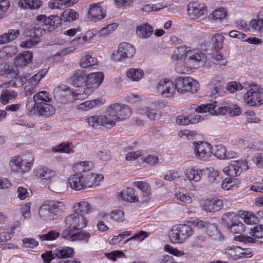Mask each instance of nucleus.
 I'll return each mask as SVG.
<instances>
[{"label":"nucleus","instance_id":"obj_1","mask_svg":"<svg viewBox=\"0 0 263 263\" xmlns=\"http://www.w3.org/2000/svg\"><path fill=\"white\" fill-rule=\"evenodd\" d=\"M34 161L32 154L27 153L12 157L9 166L12 172L23 175L31 170Z\"/></svg>","mask_w":263,"mask_h":263},{"label":"nucleus","instance_id":"obj_2","mask_svg":"<svg viewBox=\"0 0 263 263\" xmlns=\"http://www.w3.org/2000/svg\"><path fill=\"white\" fill-rule=\"evenodd\" d=\"M105 114L109 124L110 127L115 126L117 121L128 118L131 115L129 107L123 104L114 103L109 105Z\"/></svg>","mask_w":263,"mask_h":263},{"label":"nucleus","instance_id":"obj_3","mask_svg":"<svg viewBox=\"0 0 263 263\" xmlns=\"http://www.w3.org/2000/svg\"><path fill=\"white\" fill-rule=\"evenodd\" d=\"M222 112H223V109H222L221 111H218L216 102L207 104H202L197 107L194 112L188 115L190 124H194L201 122L208 115H215L217 113Z\"/></svg>","mask_w":263,"mask_h":263},{"label":"nucleus","instance_id":"obj_4","mask_svg":"<svg viewBox=\"0 0 263 263\" xmlns=\"http://www.w3.org/2000/svg\"><path fill=\"white\" fill-rule=\"evenodd\" d=\"M193 230L189 224L174 225L169 233V238L173 243H182L193 234Z\"/></svg>","mask_w":263,"mask_h":263},{"label":"nucleus","instance_id":"obj_5","mask_svg":"<svg viewBox=\"0 0 263 263\" xmlns=\"http://www.w3.org/2000/svg\"><path fill=\"white\" fill-rule=\"evenodd\" d=\"M249 90L243 96L244 103L251 107L259 106L263 104V89L259 86L248 83Z\"/></svg>","mask_w":263,"mask_h":263},{"label":"nucleus","instance_id":"obj_6","mask_svg":"<svg viewBox=\"0 0 263 263\" xmlns=\"http://www.w3.org/2000/svg\"><path fill=\"white\" fill-rule=\"evenodd\" d=\"M82 229H66L62 231L61 237L69 241H80L86 243L88 242L91 234L88 231Z\"/></svg>","mask_w":263,"mask_h":263},{"label":"nucleus","instance_id":"obj_7","mask_svg":"<svg viewBox=\"0 0 263 263\" xmlns=\"http://www.w3.org/2000/svg\"><path fill=\"white\" fill-rule=\"evenodd\" d=\"M175 88L180 93L190 91L193 93L197 91L198 83L193 78L187 77H178L175 80Z\"/></svg>","mask_w":263,"mask_h":263},{"label":"nucleus","instance_id":"obj_8","mask_svg":"<svg viewBox=\"0 0 263 263\" xmlns=\"http://www.w3.org/2000/svg\"><path fill=\"white\" fill-rule=\"evenodd\" d=\"M237 216L234 213H227L222 218L228 230L233 234L242 233L245 229V225L237 219Z\"/></svg>","mask_w":263,"mask_h":263},{"label":"nucleus","instance_id":"obj_9","mask_svg":"<svg viewBox=\"0 0 263 263\" xmlns=\"http://www.w3.org/2000/svg\"><path fill=\"white\" fill-rule=\"evenodd\" d=\"M249 167L246 160L232 161L228 165L223 167V173L231 177L240 175L243 171L248 170Z\"/></svg>","mask_w":263,"mask_h":263},{"label":"nucleus","instance_id":"obj_10","mask_svg":"<svg viewBox=\"0 0 263 263\" xmlns=\"http://www.w3.org/2000/svg\"><path fill=\"white\" fill-rule=\"evenodd\" d=\"M135 53L136 49L132 45L123 42L119 44L117 51L112 54V58L115 61H121L132 58Z\"/></svg>","mask_w":263,"mask_h":263},{"label":"nucleus","instance_id":"obj_11","mask_svg":"<svg viewBox=\"0 0 263 263\" xmlns=\"http://www.w3.org/2000/svg\"><path fill=\"white\" fill-rule=\"evenodd\" d=\"M193 149L196 157L199 159H206L212 156L211 145L205 141H195L193 143Z\"/></svg>","mask_w":263,"mask_h":263},{"label":"nucleus","instance_id":"obj_12","mask_svg":"<svg viewBox=\"0 0 263 263\" xmlns=\"http://www.w3.org/2000/svg\"><path fill=\"white\" fill-rule=\"evenodd\" d=\"M65 223L70 226L68 229H76L86 228L88 220L83 215L73 212L66 217Z\"/></svg>","mask_w":263,"mask_h":263},{"label":"nucleus","instance_id":"obj_13","mask_svg":"<svg viewBox=\"0 0 263 263\" xmlns=\"http://www.w3.org/2000/svg\"><path fill=\"white\" fill-rule=\"evenodd\" d=\"M106 16V10L100 3L89 5L87 17L91 22L96 23L104 18Z\"/></svg>","mask_w":263,"mask_h":263},{"label":"nucleus","instance_id":"obj_14","mask_svg":"<svg viewBox=\"0 0 263 263\" xmlns=\"http://www.w3.org/2000/svg\"><path fill=\"white\" fill-rule=\"evenodd\" d=\"M157 90L164 97L172 96L175 93L174 83L167 79L161 80L157 86Z\"/></svg>","mask_w":263,"mask_h":263},{"label":"nucleus","instance_id":"obj_15","mask_svg":"<svg viewBox=\"0 0 263 263\" xmlns=\"http://www.w3.org/2000/svg\"><path fill=\"white\" fill-rule=\"evenodd\" d=\"M104 74L102 72H92L86 76V85L90 89L87 93L93 92L102 83L104 80Z\"/></svg>","mask_w":263,"mask_h":263},{"label":"nucleus","instance_id":"obj_16","mask_svg":"<svg viewBox=\"0 0 263 263\" xmlns=\"http://www.w3.org/2000/svg\"><path fill=\"white\" fill-rule=\"evenodd\" d=\"M70 187L76 191L87 189L85 175L77 173L71 175L68 180Z\"/></svg>","mask_w":263,"mask_h":263},{"label":"nucleus","instance_id":"obj_17","mask_svg":"<svg viewBox=\"0 0 263 263\" xmlns=\"http://www.w3.org/2000/svg\"><path fill=\"white\" fill-rule=\"evenodd\" d=\"M36 21L46 29H54L61 23V17L58 15H50L46 17L45 15H40L36 17Z\"/></svg>","mask_w":263,"mask_h":263},{"label":"nucleus","instance_id":"obj_18","mask_svg":"<svg viewBox=\"0 0 263 263\" xmlns=\"http://www.w3.org/2000/svg\"><path fill=\"white\" fill-rule=\"evenodd\" d=\"M204 173V170L195 166H189L186 167L184 173L189 181L196 182H199Z\"/></svg>","mask_w":263,"mask_h":263},{"label":"nucleus","instance_id":"obj_19","mask_svg":"<svg viewBox=\"0 0 263 263\" xmlns=\"http://www.w3.org/2000/svg\"><path fill=\"white\" fill-rule=\"evenodd\" d=\"M48 71V68H44L40 70L37 73L32 76L29 79V86L25 87L26 91H29L30 93L33 92V89L35 88L40 83V81L45 76Z\"/></svg>","mask_w":263,"mask_h":263},{"label":"nucleus","instance_id":"obj_20","mask_svg":"<svg viewBox=\"0 0 263 263\" xmlns=\"http://www.w3.org/2000/svg\"><path fill=\"white\" fill-rule=\"evenodd\" d=\"M184 58L195 67L199 62L204 59L205 55L198 49H188Z\"/></svg>","mask_w":263,"mask_h":263},{"label":"nucleus","instance_id":"obj_21","mask_svg":"<svg viewBox=\"0 0 263 263\" xmlns=\"http://www.w3.org/2000/svg\"><path fill=\"white\" fill-rule=\"evenodd\" d=\"M223 206L222 200L217 197L204 200L203 209L206 212H214L220 210Z\"/></svg>","mask_w":263,"mask_h":263},{"label":"nucleus","instance_id":"obj_22","mask_svg":"<svg viewBox=\"0 0 263 263\" xmlns=\"http://www.w3.org/2000/svg\"><path fill=\"white\" fill-rule=\"evenodd\" d=\"M205 12L204 5L203 4L194 2L188 5V14L193 18H200L204 14Z\"/></svg>","mask_w":263,"mask_h":263},{"label":"nucleus","instance_id":"obj_23","mask_svg":"<svg viewBox=\"0 0 263 263\" xmlns=\"http://www.w3.org/2000/svg\"><path fill=\"white\" fill-rule=\"evenodd\" d=\"M87 121L89 125L97 127L102 125L107 127H110L107 117L105 114L104 115H93L87 118Z\"/></svg>","mask_w":263,"mask_h":263},{"label":"nucleus","instance_id":"obj_24","mask_svg":"<svg viewBox=\"0 0 263 263\" xmlns=\"http://www.w3.org/2000/svg\"><path fill=\"white\" fill-rule=\"evenodd\" d=\"M79 0H50L48 3V7L51 9H63L72 6Z\"/></svg>","mask_w":263,"mask_h":263},{"label":"nucleus","instance_id":"obj_25","mask_svg":"<svg viewBox=\"0 0 263 263\" xmlns=\"http://www.w3.org/2000/svg\"><path fill=\"white\" fill-rule=\"evenodd\" d=\"M56 258L65 259L72 257L74 255V249L68 246H60L53 250Z\"/></svg>","mask_w":263,"mask_h":263},{"label":"nucleus","instance_id":"obj_26","mask_svg":"<svg viewBox=\"0 0 263 263\" xmlns=\"http://www.w3.org/2000/svg\"><path fill=\"white\" fill-rule=\"evenodd\" d=\"M45 30L40 28H35L34 30V37H31L26 41H22L20 43V46L23 48H31L40 41V36L45 33Z\"/></svg>","mask_w":263,"mask_h":263},{"label":"nucleus","instance_id":"obj_27","mask_svg":"<svg viewBox=\"0 0 263 263\" xmlns=\"http://www.w3.org/2000/svg\"><path fill=\"white\" fill-rule=\"evenodd\" d=\"M103 179L104 176L102 174L90 173L85 175L87 189L96 188Z\"/></svg>","mask_w":263,"mask_h":263},{"label":"nucleus","instance_id":"obj_28","mask_svg":"<svg viewBox=\"0 0 263 263\" xmlns=\"http://www.w3.org/2000/svg\"><path fill=\"white\" fill-rule=\"evenodd\" d=\"M137 114L139 116H146L151 120H156L161 117V114L159 111L148 107H141L137 110Z\"/></svg>","mask_w":263,"mask_h":263},{"label":"nucleus","instance_id":"obj_29","mask_svg":"<svg viewBox=\"0 0 263 263\" xmlns=\"http://www.w3.org/2000/svg\"><path fill=\"white\" fill-rule=\"evenodd\" d=\"M32 58V53L29 51H25L17 55L14 59V63L16 66L24 67L30 63Z\"/></svg>","mask_w":263,"mask_h":263},{"label":"nucleus","instance_id":"obj_30","mask_svg":"<svg viewBox=\"0 0 263 263\" xmlns=\"http://www.w3.org/2000/svg\"><path fill=\"white\" fill-rule=\"evenodd\" d=\"M134 185L141 192L143 201L147 202L151 198V187L149 184L144 181H138L134 182Z\"/></svg>","mask_w":263,"mask_h":263},{"label":"nucleus","instance_id":"obj_31","mask_svg":"<svg viewBox=\"0 0 263 263\" xmlns=\"http://www.w3.org/2000/svg\"><path fill=\"white\" fill-rule=\"evenodd\" d=\"M37 177L44 180H49L55 176V172L47 167L40 166L35 168L33 171Z\"/></svg>","mask_w":263,"mask_h":263},{"label":"nucleus","instance_id":"obj_32","mask_svg":"<svg viewBox=\"0 0 263 263\" xmlns=\"http://www.w3.org/2000/svg\"><path fill=\"white\" fill-rule=\"evenodd\" d=\"M120 196L123 200L131 203L138 201V195L135 194V191L132 187H127L123 189L120 192Z\"/></svg>","mask_w":263,"mask_h":263},{"label":"nucleus","instance_id":"obj_33","mask_svg":"<svg viewBox=\"0 0 263 263\" xmlns=\"http://www.w3.org/2000/svg\"><path fill=\"white\" fill-rule=\"evenodd\" d=\"M236 215L242 218L247 224L252 225L258 222V217L250 211L239 210Z\"/></svg>","mask_w":263,"mask_h":263},{"label":"nucleus","instance_id":"obj_34","mask_svg":"<svg viewBox=\"0 0 263 263\" xmlns=\"http://www.w3.org/2000/svg\"><path fill=\"white\" fill-rule=\"evenodd\" d=\"M86 76L83 70L76 71L71 77L72 84L77 87L84 85L86 84Z\"/></svg>","mask_w":263,"mask_h":263},{"label":"nucleus","instance_id":"obj_35","mask_svg":"<svg viewBox=\"0 0 263 263\" xmlns=\"http://www.w3.org/2000/svg\"><path fill=\"white\" fill-rule=\"evenodd\" d=\"M103 103V100L99 99L87 101L78 105L77 109L79 110L87 111L96 107L101 106Z\"/></svg>","mask_w":263,"mask_h":263},{"label":"nucleus","instance_id":"obj_36","mask_svg":"<svg viewBox=\"0 0 263 263\" xmlns=\"http://www.w3.org/2000/svg\"><path fill=\"white\" fill-rule=\"evenodd\" d=\"M97 63V59L89 53L83 52L79 61V65L82 68L92 66Z\"/></svg>","mask_w":263,"mask_h":263},{"label":"nucleus","instance_id":"obj_37","mask_svg":"<svg viewBox=\"0 0 263 263\" xmlns=\"http://www.w3.org/2000/svg\"><path fill=\"white\" fill-rule=\"evenodd\" d=\"M153 32V27L147 23L138 25L136 28L137 34L144 39L149 37Z\"/></svg>","mask_w":263,"mask_h":263},{"label":"nucleus","instance_id":"obj_38","mask_svg":"<svg viewBox=\"0 0 263 263\" xmlns=\"http://www.w3.org/2000/svg\"><path fill=\"white\" fill-rule=\"evenodd\" d=\"M85 44L82 40L80 36H78L72 40L70 43V46L63 49L61 51V54H66L72 52L75 50L78 49L83 46Z\"/></svg>","mask_w":263,"mask_h":263},{"label":"nucleus","instance_id":"obj_39","mask_svg":"<svg viewBox=\"0 0 263 263\" xmlns=\"http://www.w3.org/2000/svg\"><path fill=\"white\" fill-rule=\"evenodd\" d=\"M34 102V107L41 105V104L49 103L51 98L48 92L45 91H41L36 93L33 96Z\"/></svg>","mask_w":263,"mask_h":263},{"label":"nucleus","instance_id":"obj_40","mask_svg":"<svg viewBox=\"0 0 263 263\" xmlns=\"http://www.w3.org/2000/svg\"><path fill=\"white\" fill-rule=\"evenodd\" d=\"M43 5L40 0H20L18 6L23 9H37Z\"/></svg>","mask_w":263,"mask_h":263},{"label":"nucleus","instance_id":"obj_41","mask_svg":"<svg viewBox=\"0 0 263 263\" xmlns=\"http://www.w3.org/2000/svg\"><path fill=\"white\" fill-rule=\"evenodd\" d=\"M240 184L239 180L235 177H228L224 179L221 183L222 189L227 191L234 190L238 188Z\"/></svg>","mask_w":263,"mask_h":263},{"label":"nucleus","instance_id":"obj_42","mask_svg":"<svg viewBox=\"0 0 263 263\" xmlns=\"http://www.w3.org/2000/svg\"><path fill=\"white\" fill-rule=\"evenodd\" d=\"M242 248L238 246L228 247L225 250V253L229 259L237 260L241 258Z\"/></svg>","mask_w":263,"mask_h":263},{"label":"nucleus","instance_id":"obj_43","mask_svg":"<svg viewBox=\"0 0 263 263\" xmlns=\"http://www.w3.org/2000/svg\"><path fill=\"white\" fill-rule=\"evenodd\" d=\"M73 212L77 214H87L91 211L90 204L85 201H81L76 203L73 206Z\"/></svg>","mask_w":263,"mask_h":263},{"label":"nucleus","instance_id":"obj_44","mask_svg":"<svg viewBox=\"0 0 263 263\" xmlns=\"http://www.w3.org/2000/svg\"><path fill=\"white\" fill-rule=\"evenodd\" d=\"M40 217L44 220L49 221L54 219V215L52 214L49 204H43L39 210Z\"/></svg>","mask_w":263,"mask_h":263},{"label":"nucleus","instance_id":"obj_45","mask_svg":"<svg viewBox=\"0 0 263 263\" xmlns=\"http://www.w3.org/2000/svg\"><path fill=\"white\" fill-rule=\"evenodd\" d=\"M217 107L218 108V111H221L222 109H223V112L217 113L216 115L223 114L226 111H228L232 116H239L241 114V108L238 105L235 104H232L224 107L217 105Z\"/></svg>","mask_w":263,"mask_h":263},{"label":"nucleus","instance_id":"obj_46","mask_svg":"<svg viewBox=\"0 0 263 263\" xmlns=\"http://www.w3.org/2000/svg\"><path fill=\"white\" fill-rule=\"evenodd\" d=\"M127 77L133 82L140 81L144 76V71L139 68H131L126 73Z\"/></svg>","mask_w":263,"mask_h":263},{"label":"nucleus","instance_id":"obj_47","mask_svg":"<svg viewBox=\"0 0 263 263\" xmlns=\"http://www.w3.org/2000/svg\"><path fill=\"white\" fill-rule=\"evenodd\" d=\"M90 89L86 84L82 86H80L79 88L72 93V98L74 100H83L86 99L92 92L87 93L88 90Z\"/></svg>","mask_w":263,"mask_h":263},{"label":"nucleus","instance_id":"obj_48","mask_svg":"<svg viewBox=\"0 0 263 263\" xmlns=\"http://www.w3.org/2000/svg\"><path fill=\"white\" fill-rule=\"evenodd\" d=\"M193 67L194 66L184 58L183 61L179 62L177 63L175 70L178 73L185 74L191 72Z\"/></svg>","mask_w":263,"mask_h":263},{"label":"nucleus","instance_id":"obj_49","mask_svg":"<svg viewBox=\"0 0 263 263\" xmlns=\"http://www.w3.org/2000/svg\"><path fill=\"white\" fill-rule=\"evenodd\" d=\"M52 214L54 215V218L60 215L66 209L64 202L61 201L52 202L49 204Z\"/></svg>","mask_w":263,"mask_h":263},{"label":"nucleus","instance_id":"obj_50","mask_svg":"<svg viewBox=\"0 0 263 263\" xmlns=\"http://www.w3.org/2000/svg\"><path fill=\"white\" fill-rule=\"evenodd\" d=\"M34 108L36 109L39 114L42 116L48 117L54 112L53 106L49 104V103L41 104V105L34 107Z\"/></svg>","mask_w":263,"mask_h":263},{"label":"nucleus","instance_id":"obj_51","mask_svg":"<svg viewBox=\"0 0 263 263\" xmlns=\"http://www.w3.org/2000/svg\"><path fill=\"white\" fill-rule=\"evenodd\" d=\"M79 17V13L73 9H67L61 14V20L66 22H70L77 20Z\"/></svg>","mask_w":263,"mask_h":263},{"label":"nucleus","instance_id":"obj_52","mask_svg":"<svg viewBox=\"0 0 263 263\" xmlns=\"http://www.w3.org/2000/svg\"><path fill=\"white\" fill-rule=\"evenodd\" d=\"M73 146L71 143H63L52 147L54 152L70 153L73 152Z\"/></svg>","mask_w":263,"mask_h":263},{"label":"nucleus","instance_id":"obj_53","mask_svg":"<svg viewBox=\"0 0 263 263\" xmlns=\"http://www.w3.org/2000/svg\"><path fill=\"white\" fill-rule=\"evenodd\" d=\"M227 15V11L226 8L223 7L219 8L211 14L210 17L215 21H222L225 19Z\"/></svg>","mask_w":263,"mask_h":263},{"label":"nucleus","instance_id":"obj_54","mask_svg":"<svg viewBox=\"0 0 263 263\" xmlns=\"http://www.w3.org/2000/svg\"><path fill=\"white\" fill-rule=\"evenodd\" d=\"M94 167L92 161H84L78 162L75 165V170L80 172H85L90 171Z\"/></svg>","mask_w":263,"mask_h":263},{"label":"nucleus","instance_id":"obj_55","mask_svg":"<svg viewBox=\"0 0 263 263\" xmlns=\"http://www.w3.org/2000/svg\"><path fill=\"white\" fill-rule=\"evenodd\" d=\"M224 37L220 33H216L211 38V42L216 50H219L223 47Z\"/></svg>","mask_w":263,"mask_h":263},{"label":"nucleus","instance_id":"obj_56","mask_svg":"<svg viewBox=\"0 0 263 263\" xmlns=\"http://www.w3.org/2000/svg\"><path fill=\"white\" fill-rule=\"evenodd\" d=\"M248 83H245L243 86H242L239 83L236 81L230 82L228 83L227 85V89L230 93H234L237 91L242 90V89H248Z\"/></svg>","mask_w":263,"mask_h":263},{"label":"nucleus","instance_id":"obj_57","mask_svg":"<svg viewBox=\"0 0 263 263\" xmlns=\"http://www.w3.org/2000/svg\"><path fill=\"white\" fill-rule=\"evenodd\" d=\"M17 96V93L13 90H8L5 89L3 91L1 96V102L3 104H6L8 103L9 100L13 99Z\"/></svg>","mask_w":263,"mask_h":263},{"label":"nucleus","instance_id":"obj_58","mask_svg":"<svg viewBox=\"0 0 263 263\" xmlns=\"http://www.w3.org/2000/svg\"><path fill=\"white\" fill-rule=\"evenodd\" d=\"M60 236V234L59 232L51 230L46 234L39 235L38 237L41 240L53 241L58 238Z\"/></svg>","mask_w":263,"mask_h":263},{"label":"nucleus","instance_id":"obj_59","mask_svg":"<svg viewBox=\"0 0 263 263\" xmlns=\"http://www.w3.org/2000/svg\"><path fill=\"white\" fill-rule=\"evenodd\" d=\"M175 197L177 200L186 204H191L194 200L190 193L177 192L175 194Z\"/></svg>","mask_w":263,"mask_h":263},{"label":"nucleus","instance_id":"obj_60","mask_svg":"<svg viewBox=\"0 0 263 263\" xmlns=\"http://www.w3.org/2000/svg\"><path fill=\"white\" fill-rule=\"evenodd\" d=\"M109 216L112 220L117 222H123L124 220V213L121 210L116 209L111 211Z\"/></svg>","mask_w":263,"mask_h":263},{"label":"nucleus","instance_id":"obj_61","mask_svg":"<svg viewBox=\"0 0 263 263\" xmlns=\"http://www.w3.org/2000/svg\"><path fill=\"white\" fill-rule=\"evenodd\" d=\"M208 178L209 182L212 184L219 183L221 179L219 172L214 169L209 170Z\"/></svg>","mask_w":263,"mask_h":263},{"label":"nucleus","instance_id":"obj_62","mask_svg":"<svg viewBox=\"0 0 263 263\" xmlns=\"http://www.w3.org/2000/svg\"><path fill=\"white\" fill-rule=\"evenodd\" d=\"M181 173V170H173L168 171L164 176V179L166 181H173L176 179L179 178Z\"/></svg>","mask_w":263,"mask_h":263},{"label":"nucleus","instance_id":"obj_63","mask_svg":"<svg viewBox=\"0 0 263 263\" xmlns=\"http://www.w3.org/2000/svg\"><path fill=\"white\" fill-rule=\"evenodd\" d=\"M227 149L222 145L219 144L215 146L214 155L220 159H226Z\"/></svg>","mask_w":263,"mask_h":263},{"label":"nucleus","instance_id":"obj_64","mask_svg":"<svg viewBox=\"0 0 263 263\" xmlns=\"http://www.w3.org/2000/svg\"><path fill=\"white\" fill-rule=\"evenodd\" d=\"M249 26L255 30L261 33L263 32V20L253 19L250 21Z\"/></svg>","mask_w":263,"mask_h":263}]
</instances>
